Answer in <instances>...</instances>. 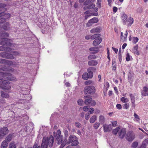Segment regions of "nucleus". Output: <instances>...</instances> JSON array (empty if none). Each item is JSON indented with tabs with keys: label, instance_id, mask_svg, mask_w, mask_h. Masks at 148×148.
Segmentation results:
<instances>
[{
	"label": "nucleus",
	"instance_id": "nucleus-1",
	"mask_svg": "<svg viewBox=\"0 0 148 148\" xmlns=\"http://www.w3.org/2000/svg\"><path fill=\"white\" fill-rule=\"evenodd\" d=\"M54 142V139L52 135L49 138L44 137L42 139L41 148L40 146H38L37 144L35 143L33 148H47L48 145L50 147H51L53 146Z\"/></svg>",
	"mask_w": 148,
	"mask_h": 148
},
{
	"label": "nucleus",
	"instance_id": "nucleus-2",
	"mask_svg": "<svg viewBox=\"0 0 148 148\" xmlns=\"http://www.w3.org/2000/svg\"><path fill=\"white\" fill-rule=\"evenodd\" d=\"M71 143L72 146L77 145L79 144L77 138L75 135H70L67 141L65 143H62L60 146L61 148H63L66 144L69 145Z\"/></svg>",
	"mask_w": 148,
	"mask_h": 148
},
{
	"label": "nucleus",
	"instance_id": "nucleus-3",
	"mask_svg": "<svg viewBox=\"0 0 148 148\" xmlns=\"http://www.w3.org/2000/svg\"><path fill=\"white\" fill-rule=\"evenodd\" d=\"M6 79L5 78V80H4V82L0 84V88L3 90H9L11 88V86L9 85L10 82L8 81V80L12 81L15 79L14 77H12L11 75L7 77Z\"/></svg>",
	"mask_w": 148,
	"mask_h": 148
},
{
	"label": "nucleus",
	"instance_id": "nucleus-4",
	"mask_svg": "<svg viewBox=\"0 0 148 148\" xmlns=\"http://www.w3.org/2000/svg\"><path fill=\"white\" fill-rule=\"evenodd\" d=\"M61 132L60 130H58L57 132H54L53 133V137L56 138V141L58 144H62L63 141V136L61 135ZM54 138V137H53Z\"/></svg>",
	"mask_w": 148,
	"mask_h": 148
},
{
	"label": "nucleus",
	"instance_id": "nucleus-5",
	"mask_svg": "<svg viewBox=\"0 0 148 148\" xmlns=\"http://www.w3.org/2000/svg\"><path fill=\"white\" fill-rule=\"evenodd\" d=\"M83 91L85 95H93L95 93L96 89L94 86H87L84 87Z\"/></svg>",
	"mask_w": 148,
	"mask_h": 148
},
{
	"label": "nucleus",
	"instance_id": "nucleus-6",
	"mask_svg": "<svg viewBox=\"0 0 148 148\" xmlns=\"http://www.w3.org/2000/svg\"><path fill=\"white\" fill-rule=\"evenodd\" d=\"M91 97V96L90 95L84 96V98L85 99L84 104L87 105H90L91 106H93L96 105V102L94 100H93Z\"/></svg>",
	"mask_w": 148,
	"mask_h": 148
},
{
	"label": "nucleus",
	"instance_id": "nucleus-7",
	"mask_svg": "<svg viewBox=\"0 0 148 148\" xmlns=\"http://www.w3.org/2000/svg\"><path fill=\"white\" fill-rule=\"evenodd\" d=\"M1 41L0 42V44L3 46L10 47L12 43L10 42V39L8 38H2L0 39Z\"/></svg>",
	"mask_w": 148,
	"mask_h": 148
},
{
	"label": "nucleus",
	"instance_id": "nucleus-8",
	"mask_svg": "<svg viewBox=\"0 0 148 148\" xmlns=\"http://www.w3.org/2000/svg\"><path fill=\"white\" fill-rule=\"evenodd\" d=\"M135 138V134L132 131L128 132L126 134L125 138L129 142H132Z\"/></svg>",
	"mask_w": 148,
	"mask_h": 148
},
{
	"label": "nucleus",
	"instance_id": "nucleus-9",
	"mask_svg": "<svg viewBox=\"0 0 148 148\" xmlns=\"http://www.w3.org/2000/svg\"><path fill=\"white\" fill-rule=\"evenodd\" d=\"M9 130L6 127H4L0 129V139H2L3 137L7 134Z\"/></svg>",
	"mask_w": 148,
	"mask_h": 148
},
{
	"label": "nucleus",
	"instance_id": "nucleus-10",
	"mask_svg": "<svg viewBox=\"0 0 148 148\" xmlns=\"http://www.w3.org/2000/svg\"><path fill=\"white\" fill-rule=\"evenodd\" d=\"M126 129L125 128H122L118 133L119 138L121 139L123 138L126 136Z\"/></svg>",
	"mask_w": 148,
	"mask_h": 148
},
{
	"label": "nucleus",
	"instance_id": "nucleus-11",
	"mask_svg": "<svg viewBox=\"0 0 148 148\" xmlns=\"http://www.w3.org/2000/svg\"><path fill=\"white\" fill-rule=\"evenodd\" d=\"M103 127L104 131L105 132H110L112 129V125L111 124L108 125L106 124H104Z\"/></svg>",
	"mask_w": 148,
	"mask_h": 148
},
{
	"label": "nucleus",
	"instance_id": "nucleus-12",
	"mask_svg": "<svg viewBox=\"0 0 148 148\" xmlns=\"http://www.w3.org/2000/svg\"><path fill=\"white\" fill-rule=\"evenodd\" d=\"M130 97L132 107L135 108L136 106V105L135 103V96L132 94H130Z\"/></svg>",
	"mask_w": 148,
	"mask_h": 148
},
{
	"label": "nucleus",
	"instance_id": "nucleus-13",
	"mask_svg": "<svg viewBox=\"0 0 148 148\" xmlns=\"http://www.w3.org/2000/svg\"><path fill=\"white\" fill-rule=\"evenodd\" d=\"M99 21V19L98 18L96 17H94L92 18L89 20L88 21V23H87L86 26L89 27L90 25L89 23H97Z\"/></svg>",
	"mask_w": 148,
	"mask_h": 148
},
{
	"label": "nucleus",
	"instance_id": "nucleus-14",
	"mask_svg": "<svg viewBox=\"0 0 148 148\" xmlns=\"http://www.w3.org/2000/svg\"><path fill=\"white\" fill-rule=\"evenodd\" d=\"M141 94L143 96H148V88L146 86L143 87V89L141 92Z\"/></svg>",
	"mask_w": 148,
	"mask_h": 148
},
{
	"label": "nucleus",
	"instance_id": "nucleus-15",
	"mask_svg": "<svg viewBox=\"0 0 148 148\" xmlns=\"http://www.w3.org/2000/svg\"><path fill=\"white\" fill-rule=\"evenodd\" d=\"M101 30V28L100 27H97L95 28H94L90 31V33H95L100 32Z\"/></svg>",
	"mask_w": 148,
	"mask_h": 148
},
{
	"label": "nucleus",
	"instance_id": "nucleus-16",
	"mask_svg": "<svg viewBox=\"0 0 148 148\" xmlns=\"http://www.w3.org/2000/svg\"><path fill=\"white\" fill-rule=\"evenodd\" d=\"M102 39L101 38L95 39L93 42V45L95 46H96L99 44L101 42Z\"/></svg>",
	"mask_w": 148,
	"mask_h": 148
},
{
	"label": "nucleus",
	"instance_id": "nucleus-17",
	"mask_svg": "<svg viewBox=\"0 0 148 148\" xmlns=\"http://www.w3.org/2000/svg\"><path fill=\"white\" fill-rule=\"evenodd\" d=\"M127 18V15L125 13L123 14L121 16V19L123 21V25H126Z\"/></svg>",
	"mask_w": 148,
	"mask_h": 148
},
{
	"label": "nucleus",
	"instance_id": "nucleus-18",
	"mask_svg": "<svg viewBox=\"0 0 148 148\" xmlns=\"http://www.w3.org/2000/svg\"><path fill=\"white\" fill-rule=\"evenodd\" d=\"M148 145V138L144 140L142 142L140 148H146L147 146Z\"/></svg>",
	"mask_w": 148,
	"mask_h": 148
},
{
	"label": "nucleus",
	"instance_id": "nucleus-19",
	"mask_svg": "<svg viewBox=\"0 0 148 148\" xmlns=\"http://www.w3.org/2000/svg\"><path fill=\"white\" fill-rule=\"evenodd\" d=\"M6 6V5L4 3H0V10L1 12H4L7 10V9L5 8Z\"/></svg>",
	"mask_w": 148,
	"mask_h": 148
},
{
	"label": "nucleus",
	"instance_id": "nucleus-20",
	"mask_svg": "<svg viewBox=\"0 0 148 148\" xmlns=\"http://www.w3.org/2000/svg\"><path fill=\"white\" fill-rule=\"evenodd\" d=\"M98 64L97 62L95 60H91L88 62V64L90 66H95Z\"/></svg>",
	"mask_w": 148,
	"mask_h": 148
},
{
	"label": "nucleus",
	"instance_id": "nucleus-21",
	"mask_svg": "<svg viewBox=\"0 0 148 148\" xmlns=\"http://www.w3.org/2000/svg\"><path fill=\"white\" fill-rule=\"evenodd\" d=\"M64 138L63 143H65L66 141H67V140L68 139V138L69 135V132L67 130H64Z\"/></svg>",
	"mask_w": 148,
	"mask_h": 148
},
{
	"label": "nucleus",
	"instance_id": "nucleus-22",
	"mask_svg": "<svg viewBox=\"0 0 148 148\" xmlns=\"http://www.w3.org/2000/svg\"><path fill=\"white\" fill-rule=\"evenodd\" d=\"M138 45H137L133 47V48L132 49V51L134 54L138 56L139 55V51L138 50Z\"/></svg>",
	"mask_w": 148,
	"mask_h": 148
},
{
	"label": "nucleus",
	"instance_id": "nucleus-23",
	"mask_svg": "<svg viewBox=\"0 0 148 148\" xmlns=\"http://www.w3.org/2000/svg\"><path fill=\"white\" fill-rule=\"evenodd\" d=\"M95 5L94 4L92 3L91 4H89L86 6H84L83 7L84 10H86L90 9L95 7Z\"/></svg>",
	"mask_w": 148,
	"mask_h": 148
},
{
	"label": "nucleus",
	"instance_id": "nucleus-24",
	"mask_svg": "<svg viewBox=\"0 0 148 148\" xmlns=\"http://www.w3.org/2000/svg\"><path fill=\"white\" fill-rule=\"evenodd\" d=\"M133 19L130 17L127 19L126 25L127 24L128 26H130L133 23Z\"/></svg>",
	"mask_w": 148,
	"mask_h": 148
},
{
	"label": "nucleus",
	"instance_id": "nucleus-25",
	"mask_svg": "<svg viewBox=\"0 0 148 148\" xmlns=\"http://www.w3.org/2000/svg\"><path fill=\"white\" fill-rule=\"evenodd\" d=\"M90 51H93L92 53L95 54L97 53L99 51V50L96 47H91L89 49Z\"/></svg>",
	"mask_w": 148,
	"mask_h": 148
},
{
	"label": "nucleus",
	"instance_id": "nucleus-26",
	"mask_svg": "<svg viewBox=\"0 0 148 148\" xmlns=\"http://www.w3.org/2000/svg\"><path fill=\"white\" fill-rule=\"evenodd\" d=\"M13 135L11 134H9L5 138V140L9 143L12 140Z\"/></svg>",
	"mask_w": 148,
	"mask_h": 148
},
{
	"label": "nucleus",
	"instance_id": "nucleus-27",
	"mask_svg": "<svg viewBox=\"0 0 148 148\" xmlns=\"http://www.w3.org/2000/svg\"><path fill=\"white\" fill-rule=\"evenodd\" d=\"M8 143L5 140H3L1 143V148H7V147Z\"/></svg>",
	"mask_w": 148,
	"mask_h": 148
},
{
	"label": "nucleus",
	"instance_id": "nucleus-28",
	"mask_svg": "<svg viewBox=\"0 0 148 148\" xmlns=\"http://www.w3.org/2000/svg\"><path fill=\"white\" fill-rule=\"evenodd\" d=\"M97 117L95 115L92 116L90 119V122L91 123H94L97 120Z\"/></svg>",
	"mask_w": 148,
	"mask_h": 148
},
{
	"label": "nucleus",
	"instance_id": "nucleus-29",
	"mask_svg": "<svg viewBox=\"0 0 148 148\" xmlns=\"http://www.w3.org/2000/svg\"><path fill=\"white\" fill-rule=\"evenodd\" d=\"M99 121L101 124H103L105 121L104 116L102 115H100L99 117Z\"/></svg>",
	"mask_w": 148,
	"mask_h": 148
},
{
	"label": "nucleus",
	"instance_id": "nucleus-30",
	"mask_svg": "<svg viewBox=\"0 0 148 148\" xmlns=\"http://www.w3.org/2000/svg\"><path fill=\"white\" fill-rule=\"evenodd\" d=\"M101 35L99 34H94L90 36V38L91 39H95L98 38H99Z\"/></svg>",
	"mask_w": 148,
	"mask_h": 148
},
{
	"label": "nucleus",
	"instance_id": "nucleus-31",
	"mask_svg": "<svg viewBox=\"0 0 148 148\" xmlns=\"http://www.w3.org/2000/svg\"><path fill=\"white\" fill-rule=\"evenodd\" d=\"M1 96L3 98H7L9 97V96L8 94L6 92H4L3 91H1Z\"/></svg>",
	"mask_w": 148,
	"mask_h": 148
},
{
	"label": "nucleus",
	"instance_id": "nucleus-32",
	"mask_svg": "<svg viewBox=\"0 0 148 148\" xmlns=\"http://www.w3.org/2000/svg\"><path fill=\"white\" fill-rule=\"evenodd\" d=\"M112 69L113 71H115L116 69V62L115 61H112Z\"/></svg>",
	"mask_w": 148,
	"mask_h": 148
},
{
	"label": "nucleus",
	"instance_id": "nucleus-33",
	"mask_svg": "<svg viewBox=\"0 0 148 148\" xmlns=\"http://www.w3.org/2000/svg\"><path fill=\"white\" fill-rule=\"evenodd\" d=\"M9 36V34L5 32H0V37H8Z\"/></svg>",
	"mask_w": 148,
	"mask_h": 148
},
{
	"label": "nucleus",
	"instance_id": "nucleus-34",
	"mask_svg": "<svg viewBox=\"0 0 148 148\" xmlns=\"http://www.w3.org/2000/svg\"><path fill=\"white\" fill-rule=\"evenodd\" d=\"M77 103L80 106H84L85 104L84 101L81 99H79L77 101Z\"/></svg>",
	"mask_w": 148,
	"mask_h": 148
},
{
	"label": "nucleus",
	"instance_id": "nucleus-35",
	"mask_svg": "<svg viewBox=\"0 0 148 148\" xmlns=\"http://www.w3.org/2000/svg\"><path fill=\"white\" fill-rule=\"evenodd\" d=\"M138 143L137 141H134L133 142L131 145V147L133 148H136L138 145Z\"/></svg>",
	"mask_w": 148,
	"mask_h": 148
},
{
	"label": "nucleus",
	"instance_id": "nucleus-36",
	"mask_svg": "<svg viewBox=\"0 0 148 148\" xmlns=\"http://www.w3.org/2000/svg\"><path fill=\"white\" fill-rule=\"evenodd\" d=\"M82 78L85 80H87L89 78L87 73L86 72L84 73L82 75Z\"/></svg>",
	"mask_w": 148,
	"mask_h": 148
},
{
	"label": "nucleus",
	"instance_id": "nucleus-37",
	"mask_svg": "<svg viewBox=\"0 0 148 148\" xmlns=\"http://www.w3.org/2000/svg\"><path fill=\"white\" fill-rule=\"evenodd\" d=\"M6 59H12L14 58V57L13 55L10 53H7V56L6 58Z\"/></svg>",
	"mask_w": 148,
	"mask_h": 148
},
{
	"label": "nucleus",
	"instance_id": "nucleus-38",
	"mask_svg": "<svg viewBox=\"0 0 148 148\" xmlns=\"http://www.w3.org/2000/svg\"><path fill=\"white\" fill-rule=\"evenodd\" d=\"M119 129L120 128L119 127H116L112 130V133L114 135H116L119 131Z\"/></svg>",
	"mask_w": 148,
	"mask_h": 148
},
{
	"label": "nucleus",
	"instance_id": "nucleus-39",
	"mask_svg": "<svg viewBox=\"0 0 148 148\" xmlns=\"http://www.w3.org/2000/svg\"><path fill=\"white\" fill-rule=\"evenodd\" d=\"M7 53L5 52H2L0 53V56L1 58H6Z\"/></svg>",
	"mask_w": 148,
	"mask_h": 148
},
{
	"label": "nucleus",
	"instance_id": "nucleus-40",
	"mask_svg": "<svg viewBox=\"0 0 148 148\" xmlns=\"http://www.w3.org/2000/svg\"><path fill=\"white\" fill-rule=\"evenodd\" d=\"M96 70V69L95 67H89L87 69V71H90L93 73L95 72Z\"/></svg>",
	"mask_w": 148,
	"mask_h": 148
},
{
	"label": "nucleus",
	"instance_id": "nucleus-41",
	"mask_svg": "<svg viewBox=\"0 0 148 148\" xmlns=\"http://www.w3.org/2000/svg\"><path fill=\"white\" fill-rule=\"evenodd\" d=\"M121 101L123 103H127L129 101V100L127 98L123 97L121 98Z\"/></svg>",
	"mask_w": 148,
	"mask_h": 148
},
{
	"label": "nucleus",
	"instance_id": "nucleus-42",
	"mask_svg": "<svg viewBox=\"0 0 148 148\" xmlns=\"http://www.w3.org/2000/svg\"><path fill=\"white\" fill-rule=\"evenodd\" d=\"M100 125V123L99 122L95 123L93 125V127L95 129H97L98 128Z\"/></svg>",
	"mask_w": 148,
	"mask_h": 148
},
{
	"label": "nucleus",
	"instance_id": "nucleus-43",
	"mask_svg": "<svg viewBox=\"0 0 148 148\" xmlns=\"http://www.w3.org/2000/svg\"><path fill=\"white\" fill-rule=\"evenodd\" d=\"M96 58V56L95 55H90L88 57V59L89 60H91L92 59H95Z\"/></svg>",
	"mask_w": 148,
	"mask_h": 148
},
{
	"label": "nucleus",
	"instance_id": "nucleus-44",
	"mask_svg": "<svg viewBox=\"0 0 148 148\" xmlns=\"http://www.w3.org/2000/svg\"><path fill=\"white\" fill-rule=\"evenodd\" d=\"M88 73H87L88 75V76L89 77V78H91L93 76V73L90 71H87Z\"/></svg>",
	"mask_w": 148,
	"mask_h": 148
},
{
	"label": "nucleus",
	"instance_id": "nucleus-45",
	"mask_svg": "<svg viewBox=\"0 0 148 148\" xmlns=\"http://www.w3.org/2000/svg\"><path fill=\"white\" fill-rule=\"evenodd\" d=\"M90 106L89 105H87L84 106L83 107V110L85 112H87L89 109Z\"/></svg>",
	"mask_w": 148,
	"mask_h": 148
},
{
	"label": "nucleus",
	"instance_id": "nucleus-46",
	"mask_svg": "<svg viewBox=\"0 0 148 148\" xmlns=\"http://www.w3.org/2000/svg\"><path fill=\"white\" fill-rule=\"evenodd\" d=\"M16 145L13 143H11L9 144V148H16Z\"/></svg>",
	"mask_w": 148,
	"mask_h": 148
},
{
	"label": "nucleus",
	"instance_id": "nucleus-47",
	"mask_svg": "<svg viewBox=\"0 0 148 148\" xmlns=\"http://www.w3.org/2000/svg\"><path fill=\"white\" fill-rule=\"evenodd\" d=\"M5 64L10 66L12 65L13 62L11 61L6 60Z\"/></svg>",
	"mask_w": 148,
	"mask_h": 148
},
{
	"label": "nucleus",
	"instance_id": "nucleus-48",
	"mask_svg": "<svg viewBox=\"0 0 148 148\" xmlns=\"http://www.w3.org/2000/svg\"><path fill=\"white\" fill-rule=\"evenodd\" d=\"M101 0H97V7L99 8L101 7Z\"/></svg>",
	"mask_w": 148,
	"mask_h": 148
},
{
	"label": "nucleus",
	"instance_id": "nucleus-49",
	"mask_svg": "<svg viewBox=\"0 0 148 148\" xmlns=\"http://www.w3.org/2000/svg\"><path fill=\"white\" fill-rule=\"evenodd\" d=\"M75 126L77 127L80 128L81 127V125L80 123L78 122H76L75 123Z\"/></svg>",
	"mask_w": 148,
	"mask_h": 148
},
{
	"label": "nucleus",
	"instance_id": "nucleus-50",
	"mask_svg": "<svg viewBox=\"0 0 148 148\" xmlns=\"http://www.w3.org/2000/svg\"><path fill=\"white\" fill-rule=\"evenodd\" d=\"M133 39V42L134 44H136L138 41V38L137 37H134Z\"/></svg>",
	"mask_w": 148,
	"mask_h": 148
},
{
	"label": "nucleus",
	"instance_id": "nucleus-51",
	"mask_svg": "<svg viewBox=\"0 0 148 148\" xmlns=\"http://www.w3.org/2000/svg\"><path fill=\"white\" fill-rule=\"evenodd\" d=\"M12 48L11 47H5V51H9L10 52L12 51Z\"/></svg>",
	"mask_w": 148,
	"mask_h": 148
},
{
	"label": "nucleus",
	"instance_id": "nucleus-52",
	"mask_svg": "<svg viewBox=\"0 0 148 148\" xmlns=\"http://www.w3.org/2000/svg\"><path fill=\"white\" fill-rule=\"evenodd\" d=\"M128 79L129 82H132L133 81L132 77L131 74L128 75Z\"/></svg>",
	"mask_w": 148,
	"mask_h": 148
},
{
	"label": "nucleus",
	"instance_id": "nucleus-53",
	"mask_svg": "<svg viewBox=\"0 0 148 148\" xmlns=\"http://www.w3.org/2000/svg\"><path fill=\"white\" fill-rule=\"evenodd\" d=\"M130 59V56L128 53H127L126 54V60L127 61H129Z\"/></svg>",
	"mask_w": 148,
	"mask_h": 148
},
{
	"label": "nucleus",
	"instance_id": "nucleus-54",
	"mask_svg": "<svg viewBox=\"0 0 148 148\" xmlns=\"http://www.w3.org/2000/svg\"><path fill=\"white\" fill-rule=\"evenodd\" d=\"M89 109L90 110L88 112H89V114H92L94 111V109L92 108H90Z\"/></svg>",
	"mask_w": 148,
	"mask_h": 148
},
{
	"label": "nucleus",
	"instance_id": "nucleus-55",
	"mask_svg": "<svg viewBox=\"0 0 148 148\" xmlns=\"http://www.w3.org/2000/svg\"><path fill=\"white\" fill-rule=\"evenodd\" d=\"M92 82L90 80H88L85 81L84 82V84L85 85H90L91 84Z\"/></svg>",
	"mask_w": 148,
	"mask_h": 148
},
{
	"label": "nucleus",
	"instance_id": "nucleus-56",
	"mask_svg": "<svg viewBox=\"0 0 148 148\" xmlns=\"http://www.w3.org/2000/svg\"><path fill=\"white\" fill-rule=\"evenodd\" d=\"M130 104L129 103H125L124 104V108L127 109L129 107Z\"/></svg>",
	"mask_w": 148,
	"mask_h": 148
},
{
	"label": "nucleus",
	"instance_id": "nucleus-57",
	"mask_svg": "<svg viewBox=\"0 0 148 148\" xmlns=\"http://www.w3.org/2000/svg\"><path fill=\"white\" fill-rule=\"evenodd\" d=\"M90 117V114L89 112L87 113L85 115V118L86 120H88Z\"/></svg>",
	"mask_w": 148,
	"mask_h": 148
},
{
	"label": "nucleus",
	"instance_id": "nucleus-58",
	"mask_svg": "<svg viewBox=\"0 0 148 148\" xmlns=\"http://www.w3.org/2000/svg\"><path fill=\"white\" fill-rule=\"evenodd\" d=\"M6 60L3 59H0V63L5 64V63Z\"/></svg>",
	"mask_w": 148,
	"mask_h": 148
},
{
	"label": "nucleus",
	"instance_id": "nucleus-59",
	"mask_svg": "<svg viewBox=\"0 0 148 148\" xmlns=\"http://www.w3.org/2000/svg\"><path fill=\"white\" fill-rule=\"evenodd\" d=\"M7 70V69L5 66H4L0 69V71H5Z\"/></svg>",
	"mask_w": 148,
	"mask_h": 148
},
{
	"label": "nucleus",
	"instance_id": "nucleus-60",
	"mask_svg": "<svg viewBox=\"0 0 148 148\" xmlns=\"http://www.w3.org/2000/svg\"><path fill=\"white\" fill-rule=\"evenodd\" d=\"M116 107L119 110H120L122 108L121 105L119 104H117L116 105Z\"/></svg>",
	"mask_w": 148,
	"mask_h": 148
},
{
	"label": "nucleus",
	"instance_id": "nucleus-61",
	"mask_svg": "<svg viewBox=\"0 0 148 148\" xmlns=\"http://www.w3.org/2000/svg\"><path fill=\"white\" fill-rule=\"evenodd\" d=\"M127 34L128 33L127 31H126L125 32V36L123 37V40L124 41L126 40L127 38Z\"/></svg>",
	"mask_w": 148,
	"mask_h": 148
},
{
	"label": "nucleus",
	"instance_id": "nucleus-62",
	"mask_svg": "<svg viewBox=\"0 0 148 148\" xmlns=\"http://www.w3.org/2000/svg\"><path fill=\"white\" fill-rule=\"evenodd\" d=\"M5 47L0 46V51H5Z\"/></svg>",
	"mask_w": 148,
	"mask_h": 148
},
{
	"label": "nucleus",
	"instance_id": "nucleus-63",
	"mask_svg": "<svg viewBox=\"0 0 148 148\" xmlns=\"http://www.w3.org/2000/svg\"><path fill=\"white\" fill-rule=\"evenodd\" d=\"M108 88L109 87H104V90L103 91L104 93H106L107 92Z\"/></svg>",
	"mask_w": 148,
	"mask_h": 148
},
{
	"label": "nucleus",
	"instance_id": "nucleus-64",
	"mask_svg": "<svg viewBox=\"0 0 148 148\" xmlns=\"http://www.w3.org/2000/svg\"><path fill=\"white\" fill-rule=\"evenodd\" d=\"M89 4L90 3L89 0L86 1H85L84 3V5H87Z\"/></svg>",
	"mask_w": 148,
	"mask_h": 148
}]
</instances>
